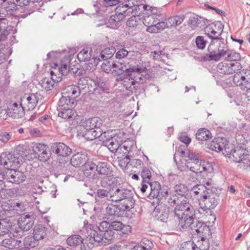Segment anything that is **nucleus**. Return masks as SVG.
I'll use <instances>...</instances> for the list:
<instances>
[{"label": "nucleus", "mask_w": 250, "mask_h": 250, "mask_svg": "<svg viewBox=\"0 0 250 250\" xmlns=\"http://www.w3.org/2000/svg\"><path fill=\"white\" fill-rule=\"evenodd\" d=\"M181 204H177L175 208V214L179 219V224L183 228H187L190 226L193 223L194 219L195 218L198 220L203 219L208 209H206L204 207H201L196 209L192 213L193 208L187 202Z\"/></svg>", "instance_id": "f257e3e1"}, {"label": "nucleus", "mask_w": 250, "mask_h": 250, "mask_svg": "<svg viewBox=\"0 0 250 250\" xmlns=\"http://www.w3.org/2000/svg\"><path fill=\"white\" fill-rule=\"evenodd\" d=\"M184 161L185 163L181 161V164H178V168L182 171L188 168L196 173L204 171L211 172L213 171V167L210 163L199 160L198 155L193 152H188V156L184 158Z\"/></svg>", "instance_id": "f03ea898"}, {"label": "nucleus", "mask_w": 250, "mask_h": 250, "mask_svg": "<svg viewBox=\"0 0 250 250\" xmlns=\"http://www.w3.org/2000/svg\"><path fill=\"white\" fill-rule=\"evenodd\" d=\"M146 67L139 65L129 66L128 71L124 74L122 84L126 89L131 90L136 83L141 82L144 74L147 72Z\"/></svg>", "instance_id": "7ed1b4c3"}, {"label": "nucleus", "mask_w": 250, "mask_h": 250, "mask_svg": "<svg viewBox=\"0 0 250 250\" xmlns=\"http://www.w3.org/2000/svg\"><path fill=\"white\" fill-rule=\"evenodd\" d=\"M129 191L124 189H120L117 187L107 189H100L97 191L99 197L103 198L106 197L107 199L112 202H118L127 196Z\"/></svg>", "instance_id": "20e7f679"}, {"label": "nucleus", "mask_w": 250, "mask_h": 250, "mask_svg": "<svg viewBox=\"0 0 250 250\" xmlns=\"http://www.w3.org/2000/svg\"><path fill=\"white\" fill-rule=\"evenodd\" d=\"M70 62L66 58H63L59 65L55 62L50 64V75L52 79L56 82L61 81L62 75L67 74L69 69Z\"/></svg>", "instance_id": "39448f33"}, {"label": "nucleus", "mask_w": 250, "mask_h": 250, "mask_svg": "<svg viewBox=\"0 0 250 250\" xmlns=\"http://www.w3.org/2000/svg\"><path fill=\"white\" fill-rule=\"evenodd\" d=\"M146 7H142V13L146 16H144L143 20V24L147 27H149L154 23H156L157 20L162 18L160 11L156 7H152L147 4H143Z\"/></svg>", "instance_id": "423d86ee"}, {"label": "nucleus", "mask_w": 250, "mask_h": 250, "mask_svg": "<svg viewBox=\"0 0 250 250\" xmlns=\"http://www.w3.org/2000/svg\"><path fill=\"white\" fill-rule=\"evenodd\" d=\"M32 150L36 158L41 161L46 162L51 156V152L47 145L43 143H35Z\"/></svg>", "instance_id": "0eeeda50"}, {"label": "nucleus", "mask_w": 250, "mask_h": 250, "mask_svg": "<svg viewBox=\"0 0 250 250\" xmlns=\"http://www.w3.org/2000/svg\"><path fill=\"white\" fill-rule=\"evenodd\" d=\"M6 112L10 117L13 119H21L25 115V109L21 102H11L8 104Z\"/></svg>", "instance_id": "6e6552de"}, {"label": "nucleus", "mask_w": 250, "mask_h": 250, "mask_svg": "<svg viewBox=\"0 0 250 250\" xmlns=\"http://www.w3.org/2000/svg\"><path fill=\"white\" fill-rule=\"evenodd\" d=\"M92 50L89 48L83 49L77 55L78 59L80 62L90 61L87 65L90 69H94L100 61L99 58L92 57Z\"/></svg>", "instance_id": "1a4fd4ad"}, {"label": "nucleus", "mask_w": 250, "mask_h": 250, "mask_svg": "<svg viewBox=\"0 0 250 250\" xmlns=\"http://www.w3.org/2000/svg\"><path fill=\"white\" fill-rule=\"evenodd\" d=\"M233 80L234 83L242 89L250 87V70H243L236 73Z\"/></svg>", "instance_id": "9d476101"}, {"label": "nucleus", "mask_w": 250, "mask_h": 250, "mask_svg": "<svg viewBox=\"0 0 250 250\" xmlns=\"http://www.w3.org/2000/svg\"><path fill=\"white\" fill-rule=\"evenodd\" d=\"M199 202L201 207H204L208 209H213L218 204V195L215 193L208 191L202 198L199 199Z\"/></svg>", "instance_id": "9b49d317"}, {"label": "nucleus", "mask_w": 250, "mask_h": 250, "mask_svg": "<svg viewBox=\"0 0 250 250\" xmlns=\"http://www.w3.org/2000/svg\"><path fill=\"white\" fill-rule=\"evenodd\" d=\"M142 7H146L143 6V4L138 5L134 3V0H129L127 3H122L116 8V11L120 14L124 15V18L128 16L130 13L133 14V12L136 10L140 11Z\"/></svg>", "instance_id": "f8f14e48"}, {"label": "nucleus", "mask_w": 250, "mask_h": 250, "mask_svg": "<svg viewBox=\"0 0 250 250\" xmlns=\"http://www.w3.org/2000/svg\"><path fill=\"white\" fill-rule=\"evenodd\" d=\"M38 101L37 95L34 93H26L21 98V102L24 109L28 111L34 109Z\"/></svg>", "instance_id": "ddd939ff"}, {"label": "nucleus", "mask_w": 250, "mask_h": 250, "mask_svg": "<svg viewBox=\"0 0 250 250\" xmlns=\"http://www.w3.org/2000/svg\"><path fill=\"white\" fill-rule=\"evenodd\" d=\"M114 153V156L117 157L119 166L122 167H126L130 160L128 155L129 151L127 147L122 146Z\"/></svg>", "instance_id": "4468645a"}, {"label": "nucleus", "mask_w": 250, "mask_h": 250, "mask_svg": "<svg viewBox=\"0 0 250 250\" xmlns=\"http://www.w3.org/2000/svg\"><path fill=\"white\" fill-rule=\"evenodd\" d=\"M241 68V66L238 62H220L218 65V71L224 74H230L235 73Z\"/></svg>", "instance_id": "2eb2a0df"}, {"label": "nucleus", "mask_w": 250, "mask_h": 250, "mask_svg": "<svg viewBox=\"0 0 250 250\" xmlns=\"http://www.w3.org/2000/svg\"><path fill=\"white\" fill-rule=\"evenodd\" d=\"M51 148L53 152L59 157H66L72 153V149L63 143H54Z\"/></svg>", "instance_id": "dca6fc26"}, {"label": "nucleus", "mask_w": 250, "mask_h": 250, "mask_svg": "<svg viewBox=\"0 0 250 250\" xmlns=\"http://www.w3.org/2000/svg\"><path fill=\"white\" fill-rule=\"evenodd\" d=\"M9 238H6L4 239L2 242L1 245L8 249L12 247H17L18 245L21 244V235L20 232L18 231H12L11 235H8Z\"/></svg>", "instance_id": "f3484780"}, {"label": "nucleus", "mask_w": 250, "mask_h": 250, "mask_svg": "<svg viewBox=\"0 0 250 250\" xmlns=\"http://www.w3.org/2000/svg\"><path fill=\"white\" fill-rule=\"evenodd\" d=\"M247 151L246 149L242 148L235 149L232 154L229 156V159L235 162H242L245 165H248V158H250V155L247 153Z\"/></svg>", "instance_id": "a211bd4d"}, {"label": "nucleus", "mask_w": 250, "mask_h": 250, "mask_svg": "<svg viewBox=\"0 0 250 250\" xmlns=\"http://www.w3.org/2000/svg\"><path fill=\"white\" fill-rule=\"evenodd\" d=\"M5 178L10 182L19 184L22 183L25 180L26 176L21 171L12 169L8 170L6 173Z\"/></svg>", "instance_id": "6ab92c4d"}, {"label": "nucleus", "mask_w": 250, "mask_h": 250, "mask_svg": "<svg viewBox=\"0 0 250 250\" xmlns=\"http://www.w3.org/2000/svg\"><path fill=\"white\" fill-rule=\"evenodd\" d=\"M112 132V131L109 130L104 132L105 136L111 137L110 139L106 140V146L110 151L112 152H115L119 148V147H120V146H122L121 145V141L118 140H120V138H119L118 136L114 135L112 136V135L111 134Z\"/></svg>", "instance_id": "aec40b11"}, {"label": "nucleus", "mask_w": 250, "mask_h": 250, "mask_svg": "<svg viewBox=\"0 0 250 250\" xmlns=\"http://www.w3.org/2000/svg\"><path fill=\"white\" fill-rule=\"evenodd\" d=\"M81 94L79 87L74 84L68 85L63 88L62 92V96L76 100Z\"/></svg>", "instance_id": "412c9836"}, {"label": "nucleus", "mask_w": 250, "mask_h": 250, "mask_svg": "<svg viewBox=\"0 0 250 250\" xmlns=\"http://www.w3.org/2000/svg\"><path fill=\"white\" fill-rule=\"evenodd\" d=\"M206 34L211 39H218L221 34L223 29L220 24L211 23L207 25L205 29Z\"/></svg>", "instance_id": "4be33fe9"}, {"label": "nucleus", "mask_w": 250, "mask_h": 250, "mask_svg": "<svg viewBox=\"0 0 250 250\" xmlns=\"http://www.w3.org/2000/svg\"><path fill=\"white\" fill-rule=\"evenodd\" d=\"M81 125L86 129H101L103 121L99 117H93L82 121Z\"/></svg>", "instance_id": "5701e85b"}, {"label": "nucleus", "mask_w": 250, "mask_h": 250, "mask_svg": "<svg viewBox=\"0 0 250 250\" xmlns=\"http://www.w3.org/2000/svg\"><path fill=\"white\" fill-rule=\"evenodd\" d=\"M19 226L23 231L29 230L34 224L33 219L28 215L22 214L18 220Z\"/></svg>", "instance_id": "b1692460"}, {"label": "nucleus", "mask_w": 250, "mask_h": 250, "mask_svg": "<svg viewBox=\"0 0 250 250\" xmlns=\"http://www.w3.org/2000/svg\"><path fill=\"white\" fill-rule=\"evenodd\" d=\"M215 44L210 43L208 47V54L207 55L208 57V60L209 61H219L221 58L224 57L227 54V51L221 50V51L217 52L213 50Z\"/></svg>", "instance_id": "393cba45"}, {"label": "nucleus", "mask_w": 250, "mask_h": 250, "mask_svg": "<svg viewBox=\"0 0 250 250\" xmlns=\"http://www.w3.org/2000/svg\"><path fill=\"white\" fill-rule=\"evenodd\" d=\"M110 229L115 231H120L122 234L128 235L131 231V227L123 224L120 221H113L110 223Z\"/></svg>", "instance_id": "a878e982"}, {"label": "nucleus", "mask_w": 250, "mask_h": 250, "mask_svg": "<svg viewBox=\"0 0 250 250\" xmlns=\"http://www.w3.org/2000/svg\"><path fill=\"white\" fill-rule=\"evenodd\" d=\"M14 230L12 223L6 219H0V236L11 235Z\"/></svg>", "instance_id": "bb28decb"}, {"label": "nucleus", "mask_w": 250, "mask_h": 250, "mask_svg": "<svg viewBox=\"0 0 250 250\" xmlns=\"http://www.w3.org/2000/svg\"><path fill=\"white\" fill-rule=\"evenodd\" d=\"M0 163L5 169H7V171L15 169V168L19 167L20 164L18 159L12 156L6 159H1Z\"/></svg>", "instance_id": "cd10ccee"}, {"label": "nucleus", "mask_w": 250, "mask_h": 250, "mask_svg": "<svg viewBox=\"0 0 250 250\" xmlns=\"http://www.w3.org/2000/svg\"><path fill=\"white\" fill-rule=\"evenodd\" d=\"M167 28L165 21H161V18H159L156 23H154L149 27L146 28V31L150 33H158Z\"/></svg>", "instance_id": "c85d7f7f"}, {"label": "nucleus", "mask_w": 250, "mask_h": 250, "mask_svg": "<svg viewBox=\"0 0 250 250\" xmlns=\"http://www.w3.org/2000/svg\"><path fill=\"white\" fill-rule=\"evenodd\" d=\"M142 11L136 10L133 12L132 16L127 20V25L130 27H136L140 24L142 21V17L141 14Z\"/></svg>", "instance_id": "c756f323"}, {"label": "nucleus", "mask_w": 250, "mask_h": 250, "mask_svg": "<svg viewBox=\"0 0 250 250\" xmlns=\"http://www.w3.org/2000/svg\"><path fill=\"white\" fill-rule=\"evenodd\" d=\"M227 142V140L223 138H214L209 144V148L216 152L222 151L224 146Z\"/></svg>", "instance_id": "7c9ffc66"}, {"label": "nucleus", "mask_w": 250, "mask_h": 250, "mask_svg": "<svg viewBox=\"0 0 250 250\" xmlns=\"http://www.w3.org/2000/svg\"><path fill=\"white\" fill-rule=\"evenodd\" d=\"M96 170L98 174L102 176H108L112 171L111 167L109 164L102 162L98 163Z\"/></svg>", "instance_id": "2f4dec72"}, {"label": "nucleus", "mask_w": 250, "mask_h": 250, "mask_svg": "<svg viewBox=\"0 0 250 250\" xmlns=\"http://www.w3.org/2000/svg\"><path fill=\"white\" fill-rule=\"evenodd\" d=\"M87 155L85 153H77L73 155L70 163L75 167H80L87 160Z\"/></svg>", "instance_id": "473e14b6"}, {"label": "nucleus", "mask_w": 250, "mask_h": 250, "mask_svg": "<svg viewBox=\"0 0 250 250\" xmlns=\"http://www.w3.org/2000/svg\"><path fill=\"white\" fill-rule=\"evenodd\" d=\"M47 228L43 225H37L34 229L33 237L38 241L44 239L46 236Z\"/></svg>", "instance_id": "72a5a7b5"}, {"label": "nucleus", "mask_w": 250, "mask_h": 250, "mask_svg": "<svg viewBox=\"0 0 250 250\" xmlns=\"http://www.w3.org/2000/svg\"><path fill=\"white\" fill-rule=\"evenodd\" d=\"M209 189L203 185H198L193 187L191 190V194L192 196L196 197L199 200V198H202Z\"/></svg>", "instance_id": "f704fd0d"}, {"label": "nucleus", "mask_w": 250, "mask_h": 250, "mask_svg": "<svg viewBox=\"0 0 250 250\" xmlns=\"http://www.w3.org/2000/svg\"><path fill=\"white\" fill-rule=\"evenodd\" d=\"M77 104L76 100L65 98L62 96L60 101L59 106V108H63V109L72 108H74Z\"/></svg>", "instance_id": "c9c22d12"}, {"label": "nucleus", "mask_w": 250, "mask_h": 250, "mask_svg": "<svg viewBox=\"0 0 250 250\" xmlns=\"http://www.w3.org/2000/svg\"><path fill=\"white\" fill-rule=\"evenodd\" d=\"M91 227H92V226L90 225L88 226L86 231L87 234H88L90 237H91V239L94 243L95 242L99 243L103 242V236L101 232H98L97 230L92 229Z\"/></svg>", "instance_id": "e433bc0d"}, {"label": "nucleus", "mask_w": 250, "mask_h": 250, "mask_svg": "<svg viewBox=\"0 0 250 250\" xmlns=\"http://www.w3.org/2000/svg\"><path fill=\"white\" fill-rule=\"evenodd\" d=\"M187 147V146H180L176 150V153L174 154V159L177 163L178 166V164L180 163L181 164V161H182L183 163H185V161H184V158L188 156V153L187 155L186 154Z\"/></svg>", "instance_id": "4c0bfd02"}, {"label": "nucleus", "mask_w": 250, "mask_h": 250, "mask_svg": "<svg viewBox=\"0 0 250 250\" xmlns=\"http://www.w3.org/2000/svg\"><path fill=\"white\" fill-rule=\"evenodd\" d=\"M122 202L119 205L120 209L125 211L132 208L134 205L135 201L132 197H130L129 194L127 196L122 200Z\"/></svg>", "instance_id": "58836bf2"}, {"label": "nucleus", "mask_w": 250, "mask_h": 250, "mask_svg": "<svg viewBox=\"0 0 250 250\" xmlns=\"http://www.w3.org/2000/svg\"><path fill=\"white\" fill-rule=\"evenodd\" d=\"M185 17L184 16H176L169 18L167 21H165L167 28L171 27H176L181 24L184 20Z\"/></svg>", "instance_id": "ea45409f"}, {"label": "nucleus", "mask_w": 250, "mask_h": 250, "mask_svg": "<svg viewBox=\"0 0 250 250\" xmlns=\"http://www.w3.org/2000/svg\"><path fill=\"white\" fill-rule=\"evenodd\" d=\"M128 68L124 62L113 61V73L117 75H121L124 72L125 73L126 71H128Z\"/></svg>", "instance_id": "a19ab883"}, {"label": "nucleus", "mask_w": 250, "mask_h": 250, "mask_svg": "<svg viewBox=\"0 0 250 250\" xmlns=\"http://www.w3.org/2000/svg\"><path fill=\"white\" fill-rule=\"evenodd\" d=\"M102 135L101 129H87L83 134L84 137L88 140H93Z\"/></svg>", "instance_id": "79ce46f5"}, {"label": "nucleus", "mask_w": 250, "mask_h": 250, "mask_svg": "<svg viewBox=\"0 0 250 250\" xmlns=\"http://www.w3.org/2000/svg\"><path fill=\"white\" fill-rule=\"evenodd\" d=\"M76 114V111L74 108H69L63 109L60 108L58 113V116L65 120H68L71 118Z\"/></svg>", "instance_id": "37998d69"}, {"label": "nucleus", "mask_w": 250, "mask_h": 250, "mask_svg": "<svg viewBox=\"0 0 250 250\" xmlns=\"http://www.w3.org/2000/svg\"><path fill=\"white\" fill-rule=\"evenodd\" d=\"M196 138L199 141H206L211 138V133L207 128H200L196 134Z\"/></svg>", "instance_id": "c03bdc74"}, {"label": "nucleus", "mask_w": 250, "mask_h": 250, "mask_svg": "<svg viewBox=\"0 0 250 250\" xmlns=\"http://www.w3.org/2000/svg\"><path fill=\"white\" fill-rule=\"evenodd\" d=\"M94 242L91 239V237L87 234L84 239L82 238V242H81L80 249L81 250H90L94 247Z\"/></svg>", "instance_id": "a18cd8bd"}, {"label": "nucleus", "mask_w": 250, "mask_h": 250, "mask_svg": "<svg viewBox=\"0 0 250 250\" xmlns=\"http://www.w3.org/2000/svg\"><path fill=\"white\" fill-rule=\"evenodd\" d=\"M150 188V192L149 195L150 198H156L159 194L160 190V185L157 182H151L148 184Z\"/></svg>", "instance_id": "49530a36"}, {"label": "nucleus", "mask_w": 250, "mask_h": 250, "mask_svg": "<svg viewBox=\"0 0 250 250\" xmlns=\"http://www.w3.org/2000/svg\"><path fill=\"white\" fill-rule=\"evenodd\" d=\"M174 190L176 193L181 195L182 198H183L180 204L184 203V200L187 201V198L185 197V195L188 192V188L185 185L182 184L176 185L174 187Z\"/></svg>", "instance_id": "de8ad7c7"}, {"label": "nucleus", "mask_w": 250, "mask_h": 250, "mask_svg": "<svg viewBox=\"0 0 250 250\" xmlns=\"http://www.w3.org/2000/svg\"><path fill=\"white\" fill-rule=\"evenodd\" d=\"M54 82L52 78H44L42 79L40 83L42 87L46 91L50 90L54 85Z\"/></svg>", "instance_id": "09e8293b"}, {"label": "nucleus", "mask_w": 250, "mask_h": 250, "mask_svg": "<svg viewBox=\"0 0 250 250\" xmlns=\"http://www.w3.org/2000/svg\"><path fill=\"white\" fill-rule=\"evenodd\" d=\"M82 237L79 235H73L69 236L66 240L67 244L70 246L75 247L78 245L80 246Z\"/></svg>", "instance_id": "8fccbe9b"}, {"label": "nucleus", "mask_w": 250, "mask_h": 250, "mask_svg": "<svg viewBox=\"0 0 250 250\" xmlns=\"http://www.w3.org/2000/svg\"><path fill=\"white\" fill-rule=\"evenodd\" d=\"M196 232L199 235L200 238H202V236L206 237L207 235H209L210 233L209 227L203 222L200 225L198 229H196Z\"/></svg>", "instance_id": "3c124183"}, {"label": "nucleus", "mask_w": 250, "mask_h": 250, "mask_svg": "<svg viewBox=\"0 0 250 250\" xmlns=\"http://www.w3.org/2000/svg\"><path fill=\"white\" fill-rule=\"evenodd\" d=\"M235 150V146L232 143L227 141L226 143L223 146L222 152L223 154L226 157L229 158V156L233 153V151Z\"/></svg>", "instance_id": "603ef678"}, {"label": "nucleus", "mask_w": 250, "mask_h": 250, "mask_svg": "<svg viewBox=\"0 0 250 250\" xmlns=\"http://www.w3.org/2000/svg\"><path fill=\"white\" fill-rule=\"evenodd\" d=\"M115 52V50L114 47L106 48L101 52L100 56L103 60H106L110 58Z\"/></svg>", "instance_id": "864d4df0"}, {"label": "nucleus", "mask_w": 250, "mask_h": 250, "mask_svg": "<svg viewBox=\"0 0 250 250\" xmlns=\"http://www.w3.org/2000/svg\"><path fill=\"white\" fill-rule=\"evenodd\" d=\"M204 22L203 19L201 17H194L191 18L189 21V24L192 28L195 27H201Z\"/></svg>", "instance_id": "5fc2aeb1"}, {"label": "nucleus", "mask_w": 250, "mask_h": 250, "mask_svg": "<svg viewBox=\"0 0 250 250\" xmlns=\"http://www.w3.org/2000/svg\"><path fill=\"white\" fill-rule=\"evenodd\" d=\"M153 246L152 243L147 239H143L141 243L140 246L135 248L136 250H148L151 249Z\"/></svg>", "instance_id": "6e6d98bb"}, {"label": "nucleus", "mask_w": 250, "mask_h": 250, "mask_svg": "<svg viewBox=\"0 0 250 250\" xmlns=\"http://www.w3.org/2000/svg\"><path fill=\"white\" fill-rule=\"evenodd\" d=\"M141 176L143 179V183L147 184L151 183V172L148 168L146 167L143 168L141 173Z\"/></svg>", "instance_id": "4d7b16f0"}, {"label": "nucleus", "mask_w": 250, "mask_h": 250, "mask_svg": "<svg viewBox=\"0 0 250 250\" xmlns=\"http://www.w3.org/2000/svg\"><path fill=\"white\" fill-rule=\"evenodd\" d=\"M197 245L189 241L183 243L181 245L180 250H197Z\"/></svg>", "instance_id": "13d9d810"}, {"label": "nucleus", "mask_w": 250, "mask_h": 250, "mask_svg": "<svg viewBox=\"0 0 250 250\" xmlns=\"http://www.w3.org/2000/svg\"><path fill=\"white\" fill-rule=\"evenodd\" d=\"M103 236V242L110 243L114 239V232L110 229L105 231Z\"/></svg>", "instance_id": "bf43d9fd"}, {"label": "nucleus", "mask_w": 250, "mask_h": 250, "mask_svg": "<svg viewBox=\"0 0 250 250\" xmlns=\"http://www.w3.org/2000/svg\"><path fill=\"white\" fill-rule=\"evenodd\" d=\"M216 218L214 215L211 214L210 212L208 211L205 218L202 220V222L206 225L209 226L214 224Z\"/></svg>", "instance_id": "052dcab7"}, {"label": "nucleus", "mask_w": 250, "mask_h": 250, "mask_svg": "<svg viewBox=\"0 0 250 250\" xmlns=\"http://www.w3.org/2000/svg\"><path fill=\"white\" fill-rule=\"evenodd\" d=\"M206 238L202 236L201 239L198 241V248L200 250H207L209 248V242Z\"/></svg>", "instance_id": "680f3d73"}, {"label": "nucleus", "mask_w": 250, "mask_h": 250, "mask_svg": "<svg viewBox=\"0 0 250 250\" xmlns=\"http://www.w3.org/2000/svg\"><path fill=\"white\" fill-rule=\"evenodd\" d=\"M37 240H35L34 239V237H31L30 236H28L26 237L23 241V244L25 247L29 248L35 247L37 245Z\"/></svg>", "instance_id": "e2e57ef3"}, {"label": "nucleus", "mask_w": 250, "mask_h": 250, "mask_svg": "<svg viewBox=\"0 0 250 250\" xmlns=\"http://www.w3.org/2000/svg\"><path fill=\"white\" fill-rule=\"evenodd\" d=\"M113 61H105L102 63L101 68L102 70L106 73H109L110 72L113 73Z\"/></svg>", "instance_id": "0e129e2a"}, {"label": "nucleus", "mask_w": 250, "mask_h": 250, "mask_svg": "<svg viewBox=\"0 0 250 250\" xmlns=\"http://www.w3.org/2000/svg\"><path fill=\"white\" fill-rule=\"evenodd\" d=\"M98 229L100 232H105L110 229V223L107 221H103L100 223Z\"/></svg>", "instance_id": "69168bd1"}, {"label": "nucleus", "mask_w": 250, "mask_h": 250, "mask_svg": "<svg viewBox=\"0 0 250 250\" xmlns=\"http://www.w3.org/2000/svg\"><path fill=\"white\" fill-rule=\"evenodd\" d=\"M226 55L228 56L227 59L231 61L237 62L236 61L239 60L240 59V56L239 54L236 52H231L229 53H228L227 52Z\"/></svg>", "instance_id": "338daca9"}, {"label": "nucleus", "mask_w": 250, "mask_h": 250, "mask_svg": "<svg viewBox=\"0 0 250 250\" xmlns=\"http://www.w3.org/2000/svg\"><path fill=\"white\" fill-rule=\"evenodd\" d=\"M128 54V51L125 48H123L119 49L116 53L115 57L119 59H123L126 57Z\"/></svg>", "instance_id": "774afa93"}]
</instances>
